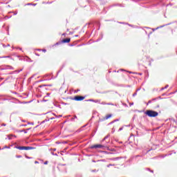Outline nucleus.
<instances>
[{"mask_svg":"<svg viewBox=\"0 0 177 177\" xmlns=\"http://www.w3.org/2000/svg\"><path fill=\"white\" fill-rule=\"evenodd\" d=\"M168 86H169L168 85H166L165 88H162V91L164 89H167Z\"/></svg>","mask_w":177,"mask_h":177,"instance_id":"9b49d317","label":"nucleus"},{"mask_svg":"<svg viewBox=\"0 0 177 177\" xmlns=\"http://www.w3.org/2000/svg\"><path fill=\"white\" fill-rule=\"evenodd\" d=\"M48 161L44 162V165H47Z\"/></svg>","mask_w":177,"mask_h":177,"instance_id":"ddd939ff","label":"nucleus"},{"mask_svg":"<svg viewBox=\"0 0 177 177\" xmlns=\"http://www.w3.org/2000/svg\"><path fill=\"white\" fill-rule=\"evenodd\" d=\"M22 132H24L25 133H27V131H25L24 130H23Z\"/></svg>","mask_w":177,"mask_h":177,"instance_id":"2eb2a0df","label":"nucleus"},{"mask_svg":"<svg viewBox=\"0 0 177 177\" xmlns=\"http://www.w3.org/2000/svg\"><path fill=\"white\" fill-rule=\"evenodd\" d=\"M85 99V97L80 96V95H76L74 97V100H76V102H81Z\"/></svg>","mask_w":177,"mask_h":177,"instance_id":"7ed1b4c3","label":"nucleus"},{"mask_svg":"<svg viewBox=\"0 0 177 177\" xmlns=\"http://www.w3.org/2000/svg\"><path fill=\"white\" fill-rule=\"evenodd\" d=\"M102 104H107L108 106H114V104H111V103L106 104V102H102Z\"/></svg>","mask_w":177,"mask_h":177,"instance_id":"0eeeda50","label":"nucleus"},{"mask_svg":"<svg viewBox=\"0 0 177 177\" xmlns=\"http://www.w3.org/2000/svg\"><path fill=\"white\" fill-rule=\"evenodd\" d=\"M103 147H104V146H103L102 145L97 144V145H92L91 147V149H103Z\"/></svg>","mask_w":177,"mask_h":177,"instance_id":"20e7f679","label":"nucleus"},{"mask_svg":"<svg viewBox=\"0 0 177 177\" xmlns=\"http://www.w3.org/2000/svg\"><path fill=\"white\" fill-rule=\"evenodd\" d=\"M16 149H18V150H32V149H34V147H20V146H17L15 147Z\"/></svg>","mask_w":177,"mask_h":177,"instance_id":"f03ea898","label":"nucleus"},{"mask_svg":"<svg viewBox=\"0 0 177 177\" xmlns=\"http://www.w3.org/2000/svg\"><path fill=\"white\" fill-rule=\"evenodd\" d=\"M153 103H154V102H156V101L153 100Z\"/></svg>","mask_w":177,"mask_h":177,"instance_id":"6ab92c4d","label":"nucleus"},{"mask_svg":"<svg viewBox=\"0 0 177 177\" xmlns=\"http://www.w3.org/2000/svg\"><path fill=\"white\" fill-rule=\"evenodd\" d=\"M113 115L111 114H108L105 116V118H104V120H109V118H111Z\"/></svg>","mask_w":177,"mask_h":177,"instance_id":"423d86ee","label":"nucleus"},{"mask_svg":"<svg viewBox=\"0 0 177 177\" xmlns=\"http://www.w3.org/2000/svg\"><path fill=\"white\" fill-rule=\"evenodd\" d=\"M48 86H52V84H49Z\"/></svg>","mask_w":177,"mask_h":177,"instance_id":"a211bd4d","label":"nucleus"},{"mask_svg":"<svg viewBox=\"0 0 177 177\" xmlns=\"http://www.w3.org/2000/svg\"><path fill=\"white\" fill-rule=\"evenodd\" d=\"M150 103H151V101H149V102H148V104H150Z\"/></svg>","mask_w":177,"mask_h":177,"instance_id":"f3484780","label":"nucleus"},{"mask_svg":"<svg viewBox=\"0 0 177 177\" xmlns=\"http://www.w3.org/2000/svg\"><path fill=\"white\" fill-rule=\"evenodd\" d=\"M146 115H148V117L150 118H154L157 117L158 115V112L155 111H151V110H147L145 112Z\"/></svg>","mask_w":177,"mask_h":177,"instance_id":"f257e3e1","label":"nucleus"},{"mask_svg":"<svg viewBox=\"0 0 177 177\" xmlns=\"http://www.w3.org/2000/svg\"><path fill=\"white\" fill-rule=\"evenodd\" d=\"M21 157H22V156H21V155L16 156V158H21Z\"/></svg>","mask_w":177,"mask_h":177,"instance_id":"9d476101","label":"nucleus"},{"mask_svg":"<svg viewBox=\"0 0 177 177\" xmlns=\"http://www.w3.org/2000/svg\"><path fill=\"white\" fill-rule=\"evenodd\" d=\"M35 164H38V161H35Z\"/></svg>","mask_w":177,"mask_h":177,"instance_id":"dca6fc26","label":"nucleus"},{"mask_svg":"<svg viewBox=\"0 0 177 177\" xmlns=\"http://www.w3.org/2000/svg\"><path fill=\"white\" fill-rule=\"evenodd\" d=\"M154 107H160V104L156 103V104H153Z\"/></svg>","mask_w":177,"mask_h":177,"instance_id":"6e6552de","label":"nucleus"},{"mask_svg":"<svg viewBox=\"0 0 177 177\" xmlns=\"http://www.w3.org/2000/svg\"><path fill=\"white\" fill-rule=\"evenodd\" d=\"M90 102H95V103H99V100H90Z\"/></svg>","mask_w":177,"mask_h":177,"instance_id":"1a4fd4ad","label":"nucleus"},{"mask_svg":"<svg viewBox=\"0 0 177 177\" xmlns=\"http://www.w3.org/2000/svg\"><path fill=\"white\" fill-rule=\"evenodd\" d=\"M42 52H44V53H45V52H46V50L43 49V50H42Z\"/></svg>","mask_w":177,"mask_h":177,"instance_id":"4468645a","label":"nucleus"},{"mask_svg":"<svg viewBox=\"0 0 177 177\" xmlns=\"http://www.w3.org/2000/svg\"><path fill=\"white\" fill-rule=\"evenodd\" d=\"M71 41V39H70V38H66V39H64L62 40V43H63V44H68Z\"/></svg>","mask_w":177,"mask_h":177,"instance_id":"39448f33","label":"nucleus"},{"mask_svg":"<svg viewBox=\"0 0 177 177\" xmlns=\"http://www.w3.org/2000/svg\"><path fill=\"white\" fill-rule=\"evenodd\" d=\"M3 149H9V147L5 146Z\"/></svg>","mask_w":177,"mask_h":177,"instance_id":"f8f14e48","label":"nucleus"}]
</instances>
